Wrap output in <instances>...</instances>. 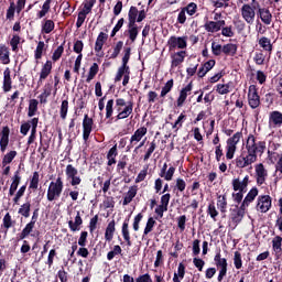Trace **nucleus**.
I'll list each match as a JSON object with an SVG mask.
<instances>
[{
	"label": "nucleus",
	"mask_w": 282,
	"mask_h": 282,
	"mask_svg": "<svg viewBox=\"0 0 282 282\" xmlns=\"http://www.w3.org/2000/svg\"><path fill=\"white\" fill-rule=\"evenodd\" d=\"M65 175L70 186H74V189L70 191L68 195L73 202H78V195H80V192H78V186H80L83 182V178H80L78 175V169L72 164H68L66 165Z\"/></svg>",
	"instance_id": "obj_1"
},
{
	"label": "nucleus",
	"mask_w": 282,
	"mask_h": 282,
	"mask_svg": "<svg viewBox=\"0 0 282 282\" xmlns=\"http://www.w3.org/2000/svg\"><path fill=\"white\" fill-rule=\"evenodd\" d=\"M245 151L249 152L250 155L258 159V153L262 155L267 149L265 141H257V138L253 134H249L245 144Z\"/></svg>",
	"instance_id": "obj_2"
},
{
	"label": "nucleus",
	"mask_w": 282,
	"mask_h": 282,
	"mask_svg": "<svg viewBox=\"0 0 282 282\" xmlns=\"http://www.w3.org/2000/svg\"><path fill=\"white\" fill-rule=\"evenodd\" d=\"M116 110L118 115L115 121L128 118L133 112V100L126 101L123 98H117Z\"/></svg>",
	"instance_id": "obj_3"
},
{
	"label": "nucleus",
	"mask_w": 282,
	"mask_h": 282,
	"mask_svg": "<svg viewBox=\"0 0 282 282\" xmlns=\"http://www.w3.org/2000/svg\"><path fill=\"white\" fill-rule=\"evenodd\" d=\"M63 188H65V184L63 183V178L61 176H58L55 182L52 181L47 188V202H56V199L63 195Z\"/></svg>",
	"instance_id": "obj_4"
},
{
	"label": "nucleus",
	"mask_w": 282,
	"mask_h": 282,
	"mask_svg": "<svg viewBox=\"0 0 282 282\" xmlns=\"http://www.w3.org/2000/svg\"><path fill=\"white\" fill-rule=\"evenodd\" d=\"M123 57H122V64L121 66L118 68L117 75L115 77V82H120L122 77H124L127 74H130V67L128 66V62L130 59V55H131V48L130 47H126L123 50Z\"/></svg>",
	"instance_id": "obj_5"
},
{
	"label": "nucleus",
	"mask_w": 282,
	"mask_h": 282,
	"mask_svg": "<svg viewBox=\"0 0 282 282\" xmlns=\"http://www.w3.org/2000/svg\"><path fill=\"white\" fill-rule=\"evenodd\" d=\"M215 265L219 270L217 281L223 282V280L227 276L228 272V263L226 258H221L220 250L214 257Z\"/></svg>",
	"instance_id": "obj_6"
},
{
	"label": "nucleus",
	"mask_w": 282,
	"mask_h": 282,
	"mask_svg": "<svg viewBox=\"0 0 282 282\" xmlns=\"http://www.w3.org/2000/svg\"><path fill=\"white\" fill-rule=\"evenodd\" d=\"M257 158L242 149L241 154L236 159V166L239 169H245L250 166L252 169V163L257 162Z\"/></svg>",
	"instance_id": "obj_7"
},
{
	"label": "nucleus",
	"mask_w": 282,
	"mask_h": 282,
	"mask_svg": "<svg viewBox=\"0 0 282 282\" xmlns=\"http://www.w3.org/2000/svg\"><path fill=\"white\" fill-rule=\"evenodd\" d=\"M259 3L243 4L241 8V15L248 24H253L256 18V10L258 11Z\"/></svg>",
	"instance_id": "obj_8"
},
{
	"label": "nucleus",
	"mask_w": 282,
	"mask_h": 282,
	"mask_svg": "<svg viewBox=\"0 0 282 282\" xmlns=\"http://www.w3.org/2000/svg\"><path fill=\"white\" fill-rule=\"evenodd\" d=\"M170 52H174L176 48L184 50L187 47L186 36H171L167 41Z\"/></svg>",
	"instance_id": "obj_9"
},
{
	"label": "nucleus",
	"mask_w": 282,
	"mask_h": 282,
	"mask_svg": "<svg viewBox=\"0 0 282 282\" xmlns=\"http://www.w3.org/2000/svg\"><path fill=\"white\" fill-rule=\"evenodd\" d=\"M35 226L36 225L34 223L29 221L20 232L19 240L22 241L23 239H28L30 235L31 237H34V238L41 237V231L34 230Z\"/></svg>",
	"instance_id": "obj_10"
},
{
	"label": "nucleus",
	"mask_w": 282,
	"mask_h": 282,
	"mask_svg": "<svg viewBox=\"0 0 282 282\" xmlns=\"http://www.w3.org/2000/svg\"><path fill=\"white\" fill-rule=\"evenodd\" d=\"M248 102L249 106L252 109H256L260 106V96L258 94V88L256 85H250L249 90H248Z\"/></svg>",
	"instance_id": "obj_11"
},
{
	"label": "nucleus",
	"mask_w": 282,
	"mask_h": 282,
	"mask_svg": "<svg viewBox=\"0 0 282 282\" xmlns=\"http://www.w3.org/2000/svg\"><path fill=\"white\" fill-rule=\"evenodd\" d=\"M93 130H94V119L86 113L83 119V140L85 142L89 141V135H91Z\"/></svg>",
	"instance_id": "obj_12"
},
{
	"label": "nucleus",
	"mask_w": 282,
	"mask_h": 282,
	"mask_svg": "<svg viewBox=\"0 0 282 282\" xmlns=\"http://www.w3.org/2000/svg\"><path fill=\"white\" fill-rule=\"evenodd\" d=\"M272 206V198L270 195H260L258 197L257 210L260 213H268Z\"/></svg>",
	"instance_id": "obj_13"
},
{
	"label": "nucleus",
	"mask_w": 282,
	"mask_h": 282,
	"mask_svg": "<svg viewBox=\"0 0 282 282\" xmlns=\"http://www.w3.org/2000/svg\"><path fill=\"white\" fill-rule=\"evenodd\" d=\"M10 133L11 129L9 126H6L2 128V131L0 132V150L1 152H6L9 143H10Z\"/></svg>",
	"instance_id": "obj_14"
},
{
	"label": "nucleus",
	"mask_w": 282,
	"mask_h": 282,
	"mask_svg": "<svg viewBox=\"0 0 282 282\" xmlns=\"http://www.w3.org/2000/svg\"><path fill=\"white\" fill-rule=\"evenodd\" d=\"M148 129L145 127H141L134 131V133L130 138V144L127 147L128 150L132 149L134 144L141 141V139L147 134Z\"/></svg>",
	"instance_id": "obj_15"
},
{
	"label": "nucleus",
	"mask_w": 282,
	"mask_h": 282,
	"mask_svg": "<svg viewBox=\"0 0 282 282\" xmlns=\"http://www.w3.org/2000/svg\"><path fill=\"white\" fill-rule=\"evenodd\" d=\"M231 184L236 193L237 192L247 193L249 176L246 175L242 181H240V178H234Z\"/></svg>",
	"instance_id": "obj_16"
},
{
	"label": "nucleus",
	"mask_w": 282,
	"mask_h": 282,
	"mask_svg": "<svg viewBox=\"0 0 282 282\" xmlns=\"http://www.w3.org/2000/svg\"><path fill=\"white\" fill-rule=\"evenodd\" d=\"M256 175H257V184L258 186H262L268 177V171L265 170L262 163H259L254 166Z\"/></svg>",
	"instance_id": "obj_17"
},
{
	"label": "nucleus",
	"mask_w": 282,
	"mask_h": 282,
	"mask_svg": "<svg viewBox=\"0 0 282 282\" xmlns=\"http://www.w3.org/2000/svg\"><path fill=\"white\" fill-rule=\"evenodd\" d=\"M193 90V82H191L188 85H186L184 88L181 89L180 96L176 100L177 107H182L187 98L188 95H191V91Z\"/></svg>",
	"instance_id": "obj_18"
},
{
	"label": "nucleus",
	"mask_w": 282,
	"mask_h": 282,
	"mask_svg": "<svg viewBox=\"0 0 282 282\" xmlns=\"http://www.w3.org/2000/svg\"><path fill=\"white\" fill-rule=\"evenodd\" d=\"M257 15H258V18L261 19V21L264 24H267V25L271 24V22H272V14H271L270 10L267 9V8H261L260 3H259L258 11H257Z\"/></svg>",
	"instance_id": "obj_19"
},
{
	"label": "nucleus",
	"mask_w": 282,
	"mask_h": 282,
	"mask_svg": "<svg viewBox=\"0 0 282 282\" xmlns=\"http://www.w3.org/2000/svg\"><path fill=\"white\" fill-rule=\"evenodd\" d=\"M185 56H186L185 51H180L171 54V68L174 69L177 66H180L184 62Z\"/></svg>",
	"instance_id": "obj_20"
},
{
	"label": "nucleus",
	"mask_w": 282,
	"mask_h": 282,
	"mask_svg": "<svg viewBox=\"0 0 282 282\" xmlns=\"http://www.w3.org/2000/svg\"><path fill=\"white\" fill-rule=\"evenodd\" d=\"M12 77H11V69L9 67H7L3 72V91L4 93H9L12 90Z\"/></svg>",
	"instance_id": "obj_21"
},
{
	"label": "nucleus",
	"mask_w": 282,
	"mask_h": 282,
	"mask_svg": "<svg viewBox=\"0 0 282 282\" xmlns=\"http://www.w3.org/2000/svg\"><path fill=\"white\" fill-rule=\"evenodd\" d=\"M10 56V48L6 44H0V62L4 65H9L11 63Z\"/></svg>",
	"instance_id": "obj_22"
},
{
	"label": "nucleus",
	"mask_w": 282,
	"mask_h": 282,
	"mask_svg": "<svg viewBox=\"0 0 282 282\" xmlns=\"http://www.w3.org/2000/svg\"><path fill=\"white\" fill-rule=\"evenodd\" d=\"M243 217L245 216L239 210V206L232 205L230 208V219H231L232 224H237V225L241 224Z\"/></svg>",
	"instance_id": "obj_23"
},
{
	"label": "nucleus",
	"mask_w": 282,
	"mask_h": 282,
	"mask_svg": "<svg viewBox=\"0 0 282 282\" xmlns=\"http://www.w3.org/2000/svg\"><path fill=\"white\" fill-rule=\"evenodd\" d=\"M259 46L262 48V51L269 53V55L272 54L273 51V43L271 40L267 36H262L258 41Z\"/></svg>",
	"instance_id": "obj_24"
},
{
	"label": "nucleus",
	"mask_w": 282,
	"mask_h": 282,
	"mask_svg": "<svg viewBox=\"0 0 282 282\" xmlns=\"http://www.w3.org/2000/svg\"><path fill=\"white\" fill-rule=\"evenodd\" d=\"M54 87L52 86V84L50 83H46L43 87V90H42V94L39 96V99H40V104L41 105H45L47 104V98L50 96H52V89Z\"/></svg>",
	"instance_id": "obj_25"
},
{
	"label": "nucleus",
	"mask_w": 282,
	"mask_h": 282,
	"mask_svg": "<svg viewBox=\"0 0 282 282\" xmlns=\"http://www.w3.org/2000/svg\"><path fill=\"white\" fill-rule=\"evenodd\" d=\"M129 221H130V216H128L122 224L121 227V232H122V237L127 243V246H132L131 243V238H130V232H129Z\"/></svg>",
	"instance_id": "obj_26"
},
{
	"label": "nucleus",
	"mask_w": 282,
	"mask_h": 282,
	"mask_svg": "<svg viewBox=\"0 0 282 282\" xmlns=\"http://www.w3.org/2000/svg\"><path fill=\"white\" fill-rule=\"evenodd\" d=\"M139 34V28L137 24L128 23V30L124 31V35H128L129 40L133 43Z\"/></svg>",
	"instance_id": "obj_27"
},
{
	"label": "nucleus",
	"mask_w": 282,
	"mask_h": 282,
	"mask_svg": "<svg viewBox=\"0 0 282 282\" xmlns=\"http://www.w3.org/2000/svg\"><path fill=\"white\" fill-rule=\"evenodd\" d=\"M137 193H138V186L137 185L130 186L129 191L127 192V194L123 197L122 206H128V204H131V202L135 197Z\"/></svg>",
	"instance_id": "obj_28"
},
{
	"label": "nucleus",
	"mask_w": 282,
	"mask_h": 282,
	"mask_svg": "<svg viewBox=\"0 0 282 282\" xmlns=\"http://www.w3.org/2000/svg\"><path fill=\"white\" fill-rule=\"evenodd\" d=\"M216 64V61L215 59H209L208 62L204 63L198 72H197V76L199 78H203Z\"/></svg>",
	"instance_id": "obj_29"
},
{
	"label": "nucleus",
	"mask_w": 282,
	"mask_h": 282,
	"mask_svg": "<svg viewBox=\"0 0 282 282\" xmlns=\"http://www.w3.org/2000/svg\"><path fill=\"white\" fill-rule=\"evenodd\" d=\"M80 226H83V217H80V212H77V215L75 216V221L69 220L68 227L72 230V232H76L80 230Z\"/></svg>",
	"instance_id": "obj_30"
},
{
	"label": "nucleus",
	"mask_w": 282,
	"mask_h": 282,
	"mask_svg": "<svg viewBox=\"0 0 282 282\" xmlns=\"http://www.w3.org/2000/svg\"><path fill=\"white\" fill-rule=\"evenodd\" d=\"M269 123L273 127H281L282 126V112L272 111L269 117Z\"/></svg>",
	"instance_id": "obj_31"
},
{
	"label": "nucleus",
	"mask_w": 282,
	"mask_h": 282,
	"mask_svg": "<svg viewBox=\"0 0 282 282\" xmlns=\"http://www.w3.org/2000/svg\"><path fill=\"white\" fill-rule=\"evenodd\" d=\"M116 234V220L112 219L105 231V239L106 241H112L113 240V235Z\"/></svg>",
	"instance_id": "obj_32"
},
{
	"label": "nucleus",
	"mask_w": 282,
	"mask_h": 282,
	"mask_svg": "<svg viewBox=\"0 0 282 282\" xmlns=\"http://www.w3.org/2000/svg\"><path fill=\"white\" fill-rule=\"evenodd\" d=\"M52 74V61H46L42 66L39 82L45 80Z\"/></svg>",
	"instance_id": "obj_33"
},
{
	"label": "nucleus",
	"mask_w": 282,
	"mask_h": 282,
	"mask_svg": "<svg viewBox=\"0 0 282 282\" xmlns=\"http://www.w3.org/2000/svg\"><path fill=\"white\" fill-rule=\"evenodd\" d=\"M15 220H13L10 213H7L2 219V227L6 228L4 235H8L10 228H13Z\"/></svg>",
	"instance_id": "obj_34"
},
{
	"label": "nucleus",
	"mask_w": 282,
	"mask_h": 282,
	"mask_svg": "<svg viewBox=\"0 0 282 282\" xmlns=\"http://www.w3.org/2000/svg\"><path fill=\"white\" fill-rule=\"evenodd\" d=\"M56 28V24H54V21L45 19L42 23V34H50L54 29Z\"/></svg>",
	"instance_id": "obj_35"
},
{
	"label": "nucleus",
	"mask_w": 282,
	"mask_h": 282,
	"mask_svg": "<svg viewBox=\"0 0 282 282\" xmlns=\"http://www.w3.org/2000/svg\"><path fill=\"white\" fill-rule=\"evenodd\" d=\"M238 45L228 43L223 46V53L226 56H235L237 54Z\"/></svg>",
	"instance_id": "obj_36"
},
{
	"label": "nucleus",
	"mask_w": 282,
	"mask_h": 282,
	"mask_svg": "<svg viewBox=\"0 0 282 282\" xmlns=\"http://www.w3.org/2000/svg\"><path fill=\"white\" fill-rule=\"evenodd\" d=\"M44 51H47V45L45 44V42L40 41L37 43V46H36L35 51H34V58L35 59H42Z\"/></svg>",
	"instance_id": "obj_37"
},
{
	"label": "nucleus",
	"mask_w": 282,
	"mask_h": 282,
	"mask_svg": "<svg viewBox=\"0 0 282 282\" xmlns=\"http://www.w3.org/2000/svg\"><path fill=\"white\" fill-rule=\"evenodd\" d=\"M31 210H32V204L30 202H26L20 206L18 214L21 215V217H24L25 219H28V217H30Z\"/></svg>",
	"instance_id": "obj_38"
},
{
	"label": "nucleus",
	"mask_w": 282,
	"mask_h": 282,
	"mask_svg": "<svg viewBox=\"0 0 282 282\" xmlns=\"http://www.w3.org/2000/svg\"><path fill=\"white\" fill-rule=\"evenodd\" d=\"M39 111V100L36 99H30L29 100V110H28V117H34L36 116V112Z\"/></svg>",
	"instance_id": "obj_39"
},
{
	"label": "nucleus",
	"mask_w": 282,
	"mask_h": 282,
	"mask_svg": "<svg viewBox=\"0 0 282 282\" xmlns=\"http://www.w3.org/2000/svg\"><path fill=\"white\" fill-rule=\"evenodd\" d=\"M272 250H274L276 254H282V237L281 236H275L273 238Z\"/></svg>",
	"instance_id": "obj_40"
},
{
	"label": "nucleus",
	"mask_w": 282,
	"mask_h": 282,
	"mask_svg": "<svg viewBox=\"0 0 282 282\" xmlns=\"http://www.w3.org/2000/svg\"><path fill=\"white\" fill-rule=\"evenodd\" d=\"M118 155V150H117V145H113L107 154V159H108V166H111L113 164H116V156Z\"/></svg>",
	"instance_id": "obj_41"
},
{
	"label": "nucleus",
	"mask_w": 282,
	"mask_h": 282,
	"mask_svg": "<svg viewBox=\"0 0 282 282\" xmlns=\"http://www.w3.org/2000/svg\"><path fill=\"white\" fill-rule=\"evenodd\" d=\"M139 11L135 7H131L128 12V24H135L138 21Z\"/></svg>",
	"instance_id": "obj_42"
},
{
	"label": "nucleus",
	"mask_w": 282,
	"mask_h": 282,
	"mask_svg": "<svg viewBox=\"0 0 282 282\" xmlns=\"http://www.w3.org/2000/svg\"><path fill=\"white\" fill-rule=\"evenodd\" d=\"M98 70H100V67L98 66V63H94L91 67L89 68L88 76L86 78V83H91V80L98 75Z\"/></svg>",
	"instance_id": "obj_43"
},
{
	"label": "nucleus",
	"mask_w": 282,
	"mask_h": 282,
	"mask_svg": "<svg viewBox=\"0 0 282 282\" xmlns=\"http://www.w3.org/2000/svg\"><path fill=\"white\" fill-rule=\"evenodd\" d=\"M227 198L226 195H218L217 197V207L219 208L220 213L227 212Z\"/></svg>",
	"instance_id": "obj_44"
},
{
	"label": "nucleus",
	"mask_w": 282,
	"mask_h": 282,
	"mask_svg": "<svg viewBox=\"0 0 282 282\" xmlns=\"http://www.w3.org/2000/svg\"><path fill=\"white\" fill-rule=\"evenodd\" d=\"M21 182H22L21 171L17 170L14 172L13 177H12V183H11L10 187L18 189L20 184H21Z\"/></svg>",
	"instance_id": "obj_45"
},
{
	"label": "nucleus",
	"mask_w": 282,
	"mask_h": 282,
	"mask_svg": "<svg viewBox=\"0 0 282 282\" xmlns=\"http://www.w3.org/2000/svg\"><path fill=\"white\" fill-rule=\"evenodd\" d=\"M69 111V101L63 100L59 108V117L65 120L67 119V112Z\"/></svg>",
	"instance_id": "obj_46"
},
{
	"label": "nucleus",
	"mask_w": 282,
	"mask_h": 282,
	"mask_svg": "<svg viewBox=\"0 0 282 282\" xmlns=\"http://www.w3.org/2000/svg\"><path fill=\"white\" fill-rule=\"evenodd\" d=\"M17 155L18 151H10L9 153H7L2 159V165L7 166L8 164H11Z\"/></svg>",
	"instance_id": "obj_47"
},
{
	"label": "nucleus",
	"mask_w": 282,
	"mask_h": 282,
	"mask_svg": "<svg viewBox=\"0 0 282 282\" xmlns=\"http://www.w3.org/2000/svg\"><path fill=\"white\" fill-rule=\"evenodd\" d=\"M156 221L154 220L153 217H149L144 231H143V236L142 239H144V237H147V235H149V232H152L154 226H155Z\"/></svg>",
	"instance_id": "obj_48"
},
{
	"label": "nucleus",
	"mask_w": 282,
	"mask_h": 282,
	"mask_svg": "<svg viewBox=\"0 0 282 282\" xmlns=\"http://www.w3.org/2000/svg\"><path fill=\"white\" fill-rule=\"evenodd\" d=\"M241 138H242V132H236L231 138L227 140V145L237 148V144Z\"/></svg>",
	"instance_id": "obj_49"
},
{
	"label": "nucleus",
	"mask_w": 282,
	"mask_h": 282,
	"mask_svg": "<svg viewBox=\"0 0 282 282\" xmlns=\"http://www.w3.org/2000/svg\"><path fill=\"white\" fill-rule=\"evenodd\" d=\"M258 188L257 187H252L249 193L247 194V196L245 197V202L247 204H252V202H254L256 197L258 196Z\"/></svg>",
	"instance_id": "obj_50"
},
{
	"label": "nucleus",
	"mask_w": 282,
	"mask_h": 282,
	"mask_svg": "<svg viewBox=\"0 0 282 282\" xmlns=\"http://www.w3.org/2000/svg\"><path fill=\"white\" fill-rule=\"evenodd\" d=\"M113 99H109L107 101V105H106V118L110 120H113L112 116H113Z\"/></svg>",
	"instance_id": "obj_51"
},
{
	"label": "nucleus",
	"mask_w": 282,
	"mask_h": 282,
	"mask_svg": "<svg viewBox=\"0 0 282 282\" xmlns=\"http://www.w3.org/2000/svg\"><path fill=\"white\" fill-rule=\"evenodd\" d=\"M122 249L119 245L113 246V249L107 253V260L113 261L117 254H121Z\"/></svg>",
	"instance_id": "obj_52"
},
{
	"label": "nucleus",
	"mask_w": 282,
	"mask_h": 282,
	"mask_svg": "<svg viewBox=\"0 0 282 282\" xmlns=\"http://www.w3.org/2000/svg\"><path fill=\"white\" fill-rule=\"evenodd\" d=\"M215 88L219 95H227L231 91L229 83L228 84H218Z\"/></svg>",
	"instance_id": "obj_53"
},
{
	"label": "nucleus",
	"mask_w": 282,
	"mask_h": 282,
	"mask_svg": "<svg viewBox=\"0 0 282 282\" xmlns=\"http://www.w3.org/2000/svg\"><path fill=\"white\" fill-rule=\"evenodd\" d=\"M40 175L39 172H34L32 178L30 180L29 188L31 191H36L39 188Z\"/></svg>",
	"instance_id": "obj_54"
},
{
	"label": "nucleus",
	"mask_w": 282,
	"mask_h": 282,
	"mask_svg": "<svg viewBox=\"0 0 282 282\" xmlns=\"http://www.w3.org/2000/svg\"><path fill=\"white\" fill-rule=\"evenodd\" d=\"M65 41L63 42L62 45H59L53 53L52 55V59L53 62H57L58 59H61V56H63V52H65Z\"/></svg>",
	"instance_id": "obj_55"
},
{
	"label": "nucleus",
	"mask_w": 282,
	"mask_h": 282,
	"mask_svg": "<svg viewBox=\"0 0 282 282\" xmlns=\"http://www.w3.org/2000/svg\"><path fill=\"white\" fill-rule=\"evenodd\" d=\"M185 274H186V267L184 263L181 262L177 267V272H174L173 276L184 280Z\"/></svg>",
	"instance_id": "obj_56"
},
{
	"label": "nucleus",
	"mask_w": 282,
	"mask_h": 282,
	"mask_svg": "<svg viewBox=\"0 0 282 282\" xmlns=\"http://www.w3.org/2000/svg\"><path fill=\"white\" fill-rule=\"evenodd\" d=\"M21 43V36L20 35H13L10 40V45L12 48V52L18 53L19 52V44Z\"/></svg>",
	"instance_id": "obj_57"
},
{
	"label": "nucleus",
	"mask_w": 282,
	"mask_h": 282,
	"mask_svg": "<svg viewBox=\"0 0 282 282\" xmlns=\"http://www.w3.org/2000/svg\"><path fill=\"white\" fill-rule=\"evenodd\" d=\"M173 86H174V80L173 79L167 80L164 87H162L160 96L162 98L165 97L172 90Z\"/></svg>",
	"instance_id": "obj_58"
},
{
	"label": "nucleus",
	"mask_w": 282,
	"mask_h": 282,
	"mask_svg": "<svg viewBox=\"0 0 282 282\" xmlns=\"http://www.w3.org/2000/svg\"><path fill=\"white\" fill-rule=\"evenodd\" d=\"M122 46H123L122 41L117 42L115 47H113L112 54L109 56V59H116L118 57V55L120 54V51L122 50Z\"/></svg>",
	"instance_id": "obj_59"
},
{
	"label": "nucleus",
	"mask_w": 282,
	"mask_h": 282,
	"mask_svg": "<svg viewBox=\"0 0 282 282\" xmlns=\"http://www.w3.org/2000/svg\"><path fill=\"white\" fill-rule=\"evenodd\" d=\"M185 13L193 17L197 12V4L194 2L188 3L186 7L182 8Z\"/></svg>",
	"instance_id": "obj_60"
},
{
	"label": "nucleus",
	"mask_w": 282,
	"mask_h": 282,
	"mask_svg": "<svg viewBox=\"0 0 282 282\" xmlns=\"http://www.w3.org/2000/svg\"><path fill=\"white\" fill-rule=\"evenodd\" d=\"M94 4H96V0H89L84 2V8L82 10V13H86V15L91 13V9L94 8Z\"/></svg>",
	"instance_id": "obj_61"
},
{
	"label": "nucleus",
	"mask_w": 282,
	"mask_h": 282,
	"mask_svg": "<svg viewBox=\"0 0 282 282\" xmlns=\"http://www.w3.org/2000/svg\"><path fill=\"white\" fill-rule=\"evenodd\" d=\"M205 30L209 33L218 32L216 21H207L204 25Z\"/></svg>",
	"instance_id": "obj_62"
},
{
	"label": "nucleus",
	"mask_w": 282,
	"mask_h": 282,
	"mask_svg": "<svg viewBox=\"0 0 282 282\" xmlns=\"http://www.w3.org/2000/svg\"><path fill=\"white\" fill-rule=\"evenodd\" d=\"M155 148H156V143H155V141L153 140V141L150 143V147H149V149L147 150V152H145V154H144V156H143V160H144V161H148V160L151 158V155H152V153L154 152Z\"/></svg>",
	"instance_id": "obj_63"
},
{
	"label": "nucleus",
	"mask_w": 282,
	"mask_h": 282,
	"mask_svg": "<svg viewBox=\"0 0 282 282\" xmlns=\"http://www.w3.org/2000/svg\"><path fill=\"white\" fill-rule=\"evenodd\" d=\"M253 61L257 65H263L265 61V55L261 52L256 53Z\"/></svg>",
	"instance_id": "obj_64"
}]
</instances>
